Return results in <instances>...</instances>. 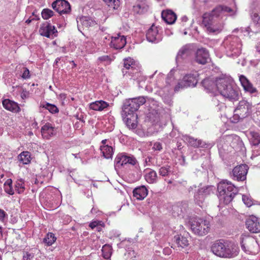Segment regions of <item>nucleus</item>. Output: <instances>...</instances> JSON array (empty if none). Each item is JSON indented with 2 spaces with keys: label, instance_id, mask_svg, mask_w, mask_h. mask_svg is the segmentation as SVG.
Here are the masks:
<instances>
[{
  "label": "nucleus",
  "instance_id": "nucleus-4",
  "mask_svg": "<svg viewBox=\"0 0 260 260\" xmlns=\"http://www.w3.org/2000/svg\"><path fill=\"white\" fill-rule=\"evenodd\" d=\"M211 250L217 256L231 258L238 254L239 248L236 244L232 242H223L219 240L212 244Z\"/></svg>",
  "mask_w": 260,
  "mask_h": 260
},
{
  "label": "nucleus",
  "instance_id": "nucleus-19",
  "mask_svg": "<svg viewBox=\"0 0 260 260\" xmlns=\"http://www.w3.org/2000/svg\"><path fill=\"white\" fill-rule=\"evenodd\" d=\"M191 53V49L188 45L182 47L178 52L176 57L177 63H181L190 55Z\"/></svg>",
  "mask_w": 260,
  "mask_h": 260
},
{
  "label": "nucleus",
  "instance_id": "nucleus-21",
  "mask_svg": "<svg viewBox=\"0 0 260 260\" xmlns=\"http://www.w3.org/2000/svg\"><path fill=\"white\" fill-rule=\"evenodd\" d=\"M41 134L44 138L49 139L56 134V129L51 123H47L41 128Z\"/></svg>",
  "mask_w": 260,
  "mask_h": 260
},
{
  "label": "nucleus",
  "instance_id": "nucleus-44",
  "mask_svg": "<svg viewBox=\"0 0 260 260\" xmlns=\"http://www.w3.org/2000/svg\"><path fill=\"white\" fill-rule=\"evenodd\" d=\"M135 66V61L131 57H128L124 60V67L127 69H133Z\"/></svg>",
  "mask_w": 260,
  "mask_h": 260
},
{
  "label": "nucleus",
  "instance_id": "nucleus-37",
  "mask_svg": "<svg viewBox=\"0 0 260 260\" xmlns=\"http://www.w3.org/2000/svg\"><path fill=\"white\" fill-rule=\"evenodd\" d=\"M4 190L10 195L14 193V190L12 187V180L11 179H7L4 183Z\"/></svg>",
  "mask_w": 260,
  "mask_h": 260
},
{
  "label": "nucleus",
  "instance_id": "nucleus-14",
  "mask_svg": "<svg viewBox=\"0 0 260 260\" xmlns=\"http://www.w3.org/2000/svg\"><path fill=\"white\" fill-rule=\"evenodd\" d=\"M52 8L60 14L69 13L71 11L70 4L65 0H56L52 4Z\"/></svg>",
  "mask_w": 260,
  "mask_h": 260
},
{
  "label": "nucleus",
  "instance_id": "nucleus-57",
  "mask_svg": "<svg viewBox=\"0 0 260 260\" xmlns=\"http://www.w3.org/2000/svg\"><path fill=\"white\" fill-rule=\"evenodd\" d=\"M58 98L62 102V104H63L66 99V95L64 93H61L59 95Z\"/></svg>",
  "mask_w": 260,
  "mask_h": 260
},
{
  "label": "nucleus",
  "instance_id": "nucleus-33",
  "mask_svg": "<svg viewBox=\"0 0 260 260\" xmlns=\"http://www.w3.org/2000/svg\"><path fill=\"white\" fill-rule=\"evenodd\" d=\"M174 242L178 247L184 248L189 244L188 240L184 236L177 235L174 237Z\"/></svg>",
  "mask_w": 260,
  "mask_h": 260
},
{
  "label": "nucleus",
  "instance_id": "nucleus-3",
  "mask_svg": "<svg viewBox=\"0 0 260 260\" xmlns=\"http://www.w3.org/2000/svg\"><path fill=\"white\" fill-rule=\"evenodd\" d=\"M147 103L149 104V116L150 114L156 116L159 110L157 102L152 99H148L147 100L144 96H140L126 101L124 104L122 114H136V111L141 105Z\"/></svg>",
  "mask_w": 260,
  "mask_h": 260
},
{
  "label": "nucleus",
  "instance_id": "nucleus-42",
  "mask_svg": "<svg viewBox=\"0 0 260 260\" xmlns=\"http://www.w3.org/2000/svg\"><path fill=\"white\" fill-rule=\"evenodd\" d=\"M41 106L47 109L51 113H56L58 112V109L54 105L46 103L41 105Z\"/></svg>",
  "mask_w": 260,
  "mask_h": 260
},
{
  "label": "nucleus",
  "instance_id": "nucleus-40",
  "mask_svg": "<svg viewBox=\"0 0 260 260\" xmlns=\"http://www.w3.org/2000/svg\"><path fill=\"white\" fill-rule=\"evenodd\" d=\"M56 238L52 233H48L43 239V242L47 245L50 246L54 243Z\"/></svg>",
  "mask_w": 260,
  "mask_h": 260
},
{
  "label": "nucleus",
  "instance_id": "nucleus-5",
  "mask_svg": "<svg viewBox=\"0 0 260 260\" xmlns=\"http://www.w3.org/2000/svg\"><path fill=\"white\" fill-rule=\"evenodd\" d=\"M218 198L220 203L224 204H229L238 192V189L230 181L223 180L217 186Z\"/></svg>",
  "mask_w": 260,
  "mask_h": 260
},
{
  "label": "nucleus",
  "instance_id": "nucleus-53",
  "mask_svg": "<svg viewBox=\"0 0 260 260\" xmlns=\"http://www.w3.org/2000/svg\"><path fill=\"white\" fill-rule=\"evenodd\" d=\"M29 92L26 90H23L22 92L21 93L20 96L21 98L23 99H27L29 97Z\"/></svg>",
  "mask_w": 260,
  "mask_h": 260
},
{
  "label": "nucleus",
  "instance_id": "nucleus-13",
  "mask_svg": "<svg viewBox=\"0 0 260 260\" xmlns=\"http://www.w3.org/2000/svg\"><path fill=\"white\" fill-rule=\"evenodd\" d=\"M161 29L152 25L146 33L147 40L152 43H158L161 40Z\"/></svg>",
  "mask_w": 260,
  "mask_h": 260
},
{
  "label": "nucleus",
  "instance_id": "nucleus-18",
  "mask_svg": "<svg viewBox=\"0 0 260 260\" xmlns=\"http://www.w3.org/2000/svg\"><path fill=\"white\" fill-rule=\"evenodd\" d=\"M39 32L41 36L47 38H53L56 36L57 30L54 26L49 23L44 24L39 29Z\"/></svg>",
  "mask_w": 260,
  "mask_h": 260
},
{
  "label": "nucleus",
  "instance_id": "nucleus-48",
  "mask_svg": "<svg viewBox=\"0 0 260 260\" xmlns=\"http://www.w3.org/2000/svg\"><path fill=\"white\" fill-rule=\"evenodd\" d=\"M242 201L247 207H250L253 204L252 200L248 195H243Z\"/></svg>",
  "mask_w": 260,
  "mask_h": 260
},
{
  "label": "nucleus",
  "instance_id": "nucleus-63",
  "mask_svg": "<svg viewBox=\"0 0 260 260\" xmlns=\"http://www.w3.org/2000/svg\"><path fill=\"white\" fill-rule=\"evenodd\" d=\"M141 8L140 6L139 5H137V6H135V9L136 10L137 8Z\"/></svg>",
  "mask_w": 260,
  "mask_h": 260
},
{
  "label": "nucleus",
  "instance_id": "nucleus-26",
  "mask_svg": "<svg viewBox=\"0 0 260 260\" xmlns=\"http://www.w3.org/2000/svg\"><path fill=\"white\" fill-rule=\"evenodd\" d=\"M109 106V104L104 101H96L90 104V109L94 111H103Z\"/></svg>",
  "mask_w": 260,
  "mask_h": 260
},
{
  "label": "nucleus",
  "instance_id": "nucleus-55",
  "mask_svg": "<svg viewBox=\"0 0 260 260\" xmlns=\"http://www.w3.org/2000/svg\"><path fill=\"white\" fill-rule=\"evenodd\" d=\"M6 216V213L3 210L0 209V221L4 222Z\"/></svg>",
  "mask_w": 260,
  "mask_h": 260
},
{
  "label": "nucleus",
  "instance_id": "nucleus-36",
  "mask_svg": "<svg viewBox=\"0 0 260 260\" xmlns=\"http://www.w3.org/2000/svg\"><path fill=\"white\" fill-rule=\"evenodd\" d=\"M15 190L18 193H21L25 190L24 181L23 179H18L16 181L15 185Z\"/></svg>",
  "mask_w": 260,
  "mask_h": 260
},
{
  "label": "nucleus",
  "instance_id": "nucleus-31",
  "mask_svg": "<svg viewBox=\"0 0 260 260\" xmlns=\"http://www.w3.org/2000/svg\"><path fill=\"white\" fill-rule=\"evenodd\" d=\"M32 157L28 151H23L18 156V161L23 165H28L31 162Z\"/></svg>",
  "mask_w": 260,
  "mask_h": 260
},
{
  "label": "nucleus",
  "instance_id": "nucleus-22",
  "mask_svg": "<svg viewBox=\"0 0 260 260\" xmlns=\"http://www.w3.org/2000/svg\"><path fill=\"white\" fill-rule=\"evenodd\" d=\"M209 59L208 52L204 48L199 49L196 52V60L200 64H205Z\"/></svg>",
  "mask_w": 260,
  "mask_h": 260
},
{
  "label": "nucleus",
  "instance_id": "nucleus-24",
  "mask_svg": "<svg viewBox=\"0 0 260 260\" xmlns=\"http://www.w3.org/2000/svg\"><path fill=\"white\" fill-rule=\"evenodd\" d=\"M148 194V190L145 186H140L133 190V196L139 200H143Z\"/></svg>",
  "mask_w": 260,
  "mask_h": 260
},
{
  "label": "nucleus",
  "instance_id": "nucleus-28",
  "mask_svg": "<svg viewBox=\"0 0 260 260\" xmlns=\"http://www.w3.org/2000/svg\"><path fill=\"white\" fill-rule=\"evenodd\" d=\"M239 80L245 90L250 93H254L256 91L255 88L253 87L251 83L249 82L248 79L244 76L241 75L239 77Z\"/></svg>",
  "mask_w": 260,
  "mask_h": 260
},
{
  "label": "nucleus",
  "instance_id": "nucleus-47",
  "mask_svg": "<svg viewBox=\"0 0 260 260\" xmlns=\"http://www.w3.org/2000/svg\"><path fill=\"white\" fill-rule=\"evenodd\" d=\"M53 12L48 9H44L42 12V16L44 19L46 20L48 19L53 16Z\"/></svg>",
  "mask_w": 260,
  "mask_h": 260
},
{
  "label": "nucleus",
  "instance_id": "nucleus-34",
  "mask_svg": "<svg viewBox=\"0 0 260 260\" xmlns=\"http://www.w3.org/2000/svg\"><path fill=\"white\" fill-rule=\"evenodd\" d=\"M100 149L105 158H110L112 157L113 153V149L111 146L109 145H101Z\"/></svg>",
  "mask_w": 260,
  "mask_h": 260
},
{
  "label": "nucleus",
  "instance_id": "nucleus-12",
  "mask_svg": "<svg viewBox=\"0 0 260 260\" xmlns=\"http://www.w3.org/2000/svg\"><path fill=\"white\" fill-rule=\"evenodd\" d=\"M248 167L246 165L237 166L233 170L231 176L233 179L237 181H244L246 178Z\"/></svg>",
  "mask_w": 260,
  "mask_h": 260
},
{
  "label": "nucleus",
  "instance_id": "nucleus-46",
  "mask_svg": "<svg viewBox=\"0 0 260 260\" xmlns=\"http://www.w3.org/2000/svg\"><path fill=\"white\" fill-rule=\"evenodd\" d=\"M205 198V196L201 193L199 190H198V192L194 195V200L200 206H201L200 204L203 202Z\"/></svg>",
  "mask_w": 260,
  "mask_h": 260
},
{
  "label": "nucleus",
  "instance_id": "nucleus-20",
  "mask_svg": "<svg viewBox=\"0 0 260 260\" xmlns=\"http://www.w3.org/2000/svg\"><path fill=\"white\" fill-rule=\"evenodd\" d=\"M123 121L126 126L131 129L136 128L137 126V115L136 114H121Z\"/></svg>",
  "mask_w": 260,
  "mask_h": 260
},
{
  "label": "nucleus",
  "instance_id": "nucleus-1",
  "mask_svg": "<svg viewBox=\"0 0 260 260\" xmlns=\"http://www.w3.org/2000/svg\"><path fill=\"white\" fill-rule=\"evenodd\" d=\"M203 84L209 92L215 94L218 93L230 101H237L239 99L238 88L230 77H221L215 81L206 79L203 81Z\"/></svg>",
  "mask_w": 260,
  "mask_h": 260
},
{
  "label": "nucleus",
  "instance_id": "nucleus-2",
  "mask_svg": "<svg viewBox=\"0 0 260 260\" xmlns=\"http://www.w3.org/2000/svg\"><path fill=\"white\" fill-rule=\"evenodd\" d=\"M236 11V8H232L219 6L216 7L211 13H206L203 15L202 24L208 33L218 34L222 31L224 24L217 18L218 17L222 18V16L226 13H230L231 15H234Z\"/></svg>",
  "mask_w": 260,
  "mask_h": 260
},
{
  "label": "nucleus",
  "instance_id": "nucleus-23",
  "mask_svg": "<svg viewBox=\"0 0 260 260\" xmlns=\"http://www.w3.org/2000/svg\"><path fill=\"white\" fill-rule=\"evenodd\" d=\"M3 105L6 110L14 113H18L20 111V108L19 107L18 104L9 99H5L3 100Z\"/></svg>",
  "mask_w": 260,
  "mask_h": 260
},
{
  "label": "nucleus",
  "instance_id": "nucleus-60",
  "mask_svg": "<svg viewBox=\"0 0 260 260\" xmlns=\"http://www.w3.org/2000/svg\"><path fill=\"white\" fill-rule=\"evenodd\" d=\"M91 212L93 214H98V215H99L100 213H101L100 211L97 210L96 209H95L94 207L92 208Z\"/></svg>",
  "mask_w": 260,
  "mask_h": 260
},
{
  "label": "nucleus",
  "instance_id": "nucleus-59",
  "mask_svg": "<svg viewBox=\"0 0 260 260\" xmlns=\"http://www.w3.org/2000/svg\"><path fill=\"white\" fill-rule=\"evenodd\" d=\"M141 75V73L138 72L137 70H136V72L135 73V75L132 76V77L134 78V80H137L138 77Z\"/></svg>",
  "mask_w": 260,
  "mask_h": 260
},
{
  "label": "nucleus",
  "instance_id": "nucleus-50",
  "mask_svg": "<svg viewBox=\"0 0 260 260\" xmlns=\"http://www.w3.org/2000/svg\"><path fill=\"white\" fill-rule=\"evenodd\" d=\"M253 22L256 24H260V16L256 12H253L251 15Z\"/></svg>",
  "mask_w": 260,
  "mask_h": 260
},
{
  "label": "nucleus",
  "instance_id": "nucleus-49",
  "mask_svg": "<svg viewBox=\"0 0 260 260\" xmlns=\"http://www.w3.org/2000/svg\"><path fill=\"white\" fill-rule=\"evenodd\" d=\"M170 171L169 167H162L159 169V174L162 176H166L168 175Z\"/></svg>",
  "mask_w": 260,
  "mask_h": 260
},
{
  "label": "nucleus",
  "instance_id": "nucleus-35",
  "mask_svg": "<svg viewBox=\"0 0 260 260\" xmlns=\"http://www.w3.org/2000/svg\"><path fill=\"white\" fill-rule=\"evenodd\" d=\"M184 141L194 147H202L203 146V142L201 140H198L189 136L184 137Z\"/></svg>",
  "mask_w": 260,
  "mask_h": 260
},
{
  "label": "nucleus",
  "instance_id": "nucleus-54",
  "mask_svg": "<svg viewBox=\"0 0 260 260\" xmlns=\"http://www.w3.org/2000/svg\"><path fill=\"white\" fill-rule=\"evenodd\" d=\"M242 31L244 32V33H246L244 34L245 36H246V35H249L250 37L251 36V35H250V33H253V32L251 31V29L249 27H245L244 28H243L242 29Z\"/></svg>",
  "mask_w": 260,
  "mask_h": 260
},
{
  "label": "nucleus",
  "instance_id": "nucleus-64",
  "mask_svg": "<svg viewBox=\"0 0 260 260\" xmlns=\"http://www.w3.org/2000/svg\"><path fill=\"white\" fill-rule=\"evenodd\" d=\"M30 22H31V20H30V19H27V20H26V23L27 24L29 23Z\"/></svg>",
  "mask_w": 260,
  "mask_h": 260
},
{
  "label": "nucleus",
  "instance_id": "nucleus-62",
  "mask_svg": "<svg viewBox=\"0 0 260 260\" xmlns=\"http://www.w3.org/2000/svg\"><path fill=\"white\" fill-rule=\"evenodd\" d=\"M106 141H107L106 140H103L102 141V145H107V144H106Z\"/></svg>",
  "mask_w": 260,
  "mask_h": 260
},
{
  "label": "nucleus",
  "instance_id": "nucleus-61",
  "mask_svg": "<svg viewBox=\"0 0 260 260\" xmlns=\"http://www.w3.org/2000/svg\"><path fill=\"white\" fill-rule=\"evenodd\" d=\"M256 49L257 52L260 53V43H258L256 45Z\"/></svg>",
  "mask_w": 260,
  "mask_h": 260
},
{
  "label": "nucleus",
  "instance_id": "nucleus-30",
  "mask_svg": "<svg viewBox=\"0 0 260 260\" xmlns=\"http://www.w3.org/2000/svg\"><path fill=\"white\" fill-rule=\"evenodd\" d=\"M248 137L250 144L253 146H257L260 144V133L251 131L249 132Z\"/></svg>",
  "mask_w": 260,
  "mask_h": 260
},
{
  "label": "nucleus",
  "instance_id": "nucleus-9",
  "mask_svg": "<svg viewBox=\"0 0 260 260\" xmlns=\"http://www.w3.org/2000/svg\"><path fill=\"white\" fill-rule=\"evenodd\" d=\"M198 73L196 71H193L189 74H186L182 80L179 81L177 85L175 87L174 90L178 91L180 89L187 88L188 87H194L196 85L198 79Z\"/></svg>",
  "mask_w": 260,
  "mask_h": 260
},
{
  "label": "nucleus",
  "instance_id": "nucleus-8",
  "mask_svg": "<svg viewBox=\"0 0 260 260\" xmlns=\"http://www.w3.org/2000/svg\"><path fill=\"white\" fill-rule=\"evenodd\" d=\"M190 226L192 232L200 236L207 234L210 229L209 221L200 218L191 219Z\"/></svg>",
  "mask_w": 260,
  "mask_h": 260
},
{
  "label": "nucleus",
  "instance_id": "nucleus-45",
  "mask_svg": "<svg viewBox=\"0 0 260 260\" xmlns=\"http://www.w3.org/2000/svg\"><path fill=\"white\" fill-rule=\"evenodd\" d=\"M113 60V59L111 58L110 56L105 55L99 57L98 61L99 63H103L104 65L106 66L109 64Z\"/></svg>",
  "mask_w": 260,
  "mask_h": 260
},
{
  "label": "nucleus",
  "instance_id": "nucleus-41",
  "mask_svg": "<svg viewBox=\"0 0 260 260\" xmlns=\"http://www.w3.org/2000/svg\"><path fill=\"white\" fill-rule=\"evenodd\" d=\"M89 226L92 229L96 228V230L100 232L104 226V223L102 221L93 220L90 223Z\"/></svg>",
  "mask_w": 260,
  "mask_h": 260
},
{
  "label": "nucleus",
  "instance_id": "nucleus-38",
  "mask_svg": "<svg viewBox=\"0 0 260 260\" xmlns=\"http://www.w3.org/2000/svg\"><path fill=\"white\" fill-rule=\"evenodd\" d=\"M200 192L203 194L206 198L208 195L213 193L215 190V187L213 186L203 187L199 189Z\"/></svg>",
  "mask_w": 260,
  "mask_h": 260
},
{
  "label": "nucleus",
  "instance_id": "nucleus-15",
  "mask_svg": "<svg viewBox=\"0 0 260 260\" xmlns=\"http://www.w3.org/2000/svg\"><path fill=\"white\" fill-rule=\"evenodd\" d=\"M247 229L251 232L257 233L260 232V218L252 215L248 217L246 221Z\"/></svg>",
  "mask_w": 260,
  "mask_h": 260
},
{
  "label": "nucleus",
  "instance_id": "nucleus-58",
  "mask_svg": "<svg viewBox=\"0 0 260 260\" xmlns=\"http://www.w3.org/2000/svg\"><path fill=\"white\" fill-rule=\"evenodd\" d=\"M181 23L183 26H185V23L187 21V17L185 16H183L181 17Z\"/></svg>",
  "mask_w": 260,
  "mask_h": 260
},
{
  "label": "nucleus",
  "instance_id": "nucleus-27",
  "mask_svg": "<svg viewBox=\"0 0 260 260\" xmlns=\"http://www.w3.org/2000/svg\"><path fill=\"white\" fill-rule=\"evenodd\" d=\"M239 80L245 90L250 93H254L256 91L255 88L253 87L251 83L249 82L248 79L244 76L241 75L239 77Z\"/></svg>",
  "mask_w": 260,
  "mask_h": 260
},
{
  "label": "nucleus",
  "instance_id": "nucleus-7",
  "mask_svg": "<svg viewBox=\"0 0 260 260\" xmlns=\"http://www.w3.org/2000/svg\"><path fill=\"white\" fill-rule=\"evenodd\" d=\"M223 44L227 56L235 57L241 53L242 45L238 37L233 36H228L223 41Z\"/></svg>",
  "mask_w": 260,
  "mask_h": 260
},
{
  "label": "nucleus",
  "instance_id": "nucleus-10",
  "mask_svg": "<svg viewBox=\"0 0 260 260\" xmlns=\"http://www.w3.org/2000/svg\"><path fill=\"white\" fill-rule=\"evenodd\" d=\"M242 249L248 254H255L259 251L258 245L255 239L244 236L241 242Z\"/></svg>",
  "mask_w": 260,
  "mask_h": 260
},
{
  "label": "nucleus",
  "instance_id": "nucleus-56",
  "mask_svg": "<svg viewBox=\"0 0 260 260\" xmlns=\"http://www.w3.org/2000/svg\"><path fill=\"white\" fill-rule=\"evenodd\" d=\"M180 208L178 206H174L173 208V211L175 212H177V215H179L181 214V213L182 212V210H179Z\"/></svg>",
  "mask_w": 260,
  "mask_h": 260
},
{
  "label": "nucleus",
  "instance_id": "nucleus-43",
  "mask_svg": "<svg viewBox=\"0 0 260 260\" xmlns=\"http://www.w3.org/2000/svg\"><path fill=\"white\" fill-rule=\"evenodd\" d=\"M109 7L116 10L119 7L120 2L119 0H103Z\"/></svg>",
  "mask_w": 260,
  "mask_h": 260
},
{
  "label": "nucleus",
  "instance_id": "nucleus-29",
  "mask_svg": "<svg viewBox=\"0 0 260 260\" xmlns=\"http://www.w3.org/2000/svg\"><path fill=\"white\" fill-rule=\"evenodd\" d=\"M78 28L81 31V27L87 28L93 24V22L86 17H82L77 19Z\"/></svg>",
  "mask_w": 260,
  "mask_h": 260
},
{
  "label": "nucleus",
  "instance_id": "nucleus-6",
  "mask_svg": "<svg viewBox=\"0 0 260 260\" xmlns=\"http://www.w3.org/2000/svg\"><path fill=\"white\" fill-rule=\"evenodd\" d=\"M252 105L246 101H241L234 111L232 117L230 118L231 122L237 123L247 117L252 112Z\"/></svg>",
  "mask_w": 260,
  "mask_h": 260
},
{
  "label": "nucleus",
  "instance_id": "nucleus-17",
  "mask_svg": "<svg viewBox=\"0 0 260 260\" xmlns=\"http://www.w3.org/2000/svg\"><path fill=\"white\" fill-rule=\"evenodd\" d=\"M110 46L115 49L123 48L126 43V38L123 35L116 34L111 37Z\"/></svg>",
  "mask_w": 260,
  "mask_h": 260
},
{
  "label": "nucleus",
  "instance_id": "nucleus-16",
  "mask_svg": "<svg viewBox=\"0 0 260 260\" xmlns=\"http://www.w3.org/2000/svg\"><path fill=\"white\" fill-rule=\"evenodd\" d=\"M136 163V159L134 157L123 154H119L117 155L115 159V167L119 168L126 164L134 165Z\"/></svg>",
  "mask_w": 260,
  "mask_h": 260
},
{
  "label": "nucleus",
  "instance_id": "nucleus-11",
  "mask_svg": "<svg viewBox=\"0 0 260 260\" xmlns=\"http://www.w3.org/2000/svg\"><path fill=\"white\" fill-rule=\"evenodd\" d=\"M174 71L172 70L169 73L166 80V85L164 86H162L159 83H157V87L160 88L159 90H156L158 92L159 94L161 96H168L172 92V83L174 81L173 77Z\"/></svg>",
  "mask_w": 260,
  "mask_h": 260
},
{
  "label": "nucleus",
  "instance_id": "nucleus-51",
  "mask_svg": "<svg viewBox=\"0 0 260 260\" xmlns=\"http://www.w3.org/2000/svg\"><path fill=\"white\" fill-rule=\"evenodd\" d=\"M162 149V145L159 142H155L153 144L152 149L154 151H160Z\"/></svg>",
  "mask_w": 260,
  "mask_h": 260
},
{
  "label": "nucleus",
  "instance_id": "nucleus-32",
  "mask_svg": "<svg viewBox=\"0 0 260 260\" xmlns=\"http://www.w3.org/2000/svg\"><path fill=\"white\" fill-rule=\"evenodd\" d=\"M145 179L149 183H154L157 180V174L155 171L151 169L145 170Z\"/></svg>",
  "mask_w": 260,
  "mask_h": 260
},
{
  "label": "nucleus",
  "instance_id": "nucleus-25",
  "mask_svg": "<svg viewBox=\"0 0 260 260\" xmlns=\"http://www.w3.org/2000/svg\"><path fill=\"white\" fill-rule=\"evenodd\" d=\"M162 18L168 24L174 23L176 19V14L171 10H167L161 12Z\"/></svg>",
  "mask_w": 260,
  "mask_h": 260
},
{
  "label": "nucleus",
  "instance_id": "nucleus-39",
  "mask_svg": "<svg viewBox=\"0 0 260 260\" xmlns=\"http://www.w3.org/2000/svg\"><path fill=\"white\" fill-rule=\"evenodd\" d=\"M103 257L106 259H108L111 257L112 254V247L110 245L105 244L103 246L102 249Z\"/></svg>",
  "mask_w": 260,
  "mask_h": 260
},
{
  "label": "nucleus",
  "instance_id": "nucleus-52",
  "mask_svg": "<svg viewBox=\"0 0 260 260\" xmlns=\"http://www.w3.org/2000/svg\"><path fill=\"white\" fill-rule=\"evenodd\" d=\"M30 77L29 71L27 68H24L23 72L22 75V78L26 79H28Z\"/></svg>",
  "mask_w": 260,
  "mask_h": 260
}]
</instances>
